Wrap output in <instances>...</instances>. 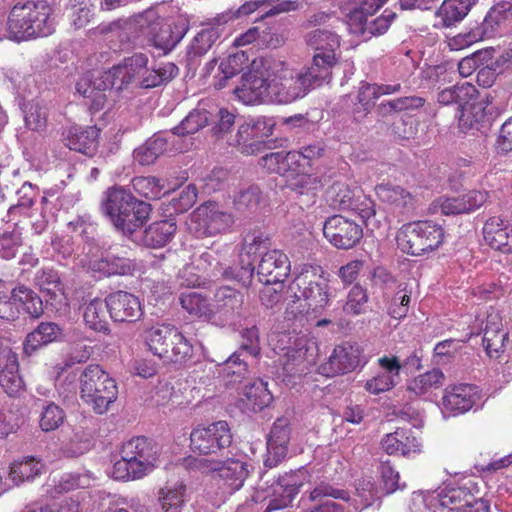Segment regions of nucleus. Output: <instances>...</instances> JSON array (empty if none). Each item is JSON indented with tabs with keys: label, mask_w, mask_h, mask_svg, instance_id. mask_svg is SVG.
<instances>
[{
	"label": "nucleus",
	"mask_w": 512,
	"mask_h": 512,
	"mask_svg": "<svg viewBox=\"0 0 512 512\" xmlns=\"http://www.w3.org/2000/svg\"><path fill=\"white\" fill-rule=\"evenodd\" d=\"M254 270L255 266L253 261L249 258L245 260V258L241 256L239 265L236 267H226L223 271V275L228 279L238 281L244 287H248L252 283Z\"/></svg>",
	"instance_id": "obj_63"
},
{
	"label": "nucleus",
	"mask_w": 512,
	"mask_h": 512,
	"mask_svg": "<svg viewBox=\"0 0 512 512\" xmlns=\"http://www.w3.org/2000/svg\"><path fill=\"white\" fill-rule=\"evenodd\" d=\"M226 386L234 387L240 384L249 374L248 363L241 358L240 352H234L229 358L221 363V370Z\"/></svg>",
	"instance_id": "obj_42"
},
{
	"label": "nucleus",
	"mask_w": 512,
	"mask_h": 512,
	"mask_svg": "<svg viewBox=\"0 0 512 512\" xmlns=\"http://www.w3.org/2000/svg\"><path fill=\"white\" fill-rule=\"evenodd\" d=\"M232 443V433L226 421H218L207 427H197L190 434V447L201 455L218 454Z\"/></svg>",
	"instance_id": "obj_12"
},
{
	"label": "nucleus",
	"mask_w": 512,
	"mask_h": 512,
	"mask_svg": "<svg viewBox=\"0 0 512 512\" xmlns=\"http://www.w3.org/2000/svg\"><path fill=\"white\" fill-rule=\"evenodd\" d=\"M220 36L221 32L217 27H208L198 32L187 48L188 65L197 64L198 59L211 49Z\"/></svg>",
	"instance_id": "obj_36"
},
{
	"label": "nucleus",
	"mask_w": 512,
	"mask_h": 512,
	"mask_svg": "<svg viewBox=\"0 0 512 512\" xmlns=\"http://www.w3.org/2000/svg\"><path fill=\"white\" fill-rule=\"evenodd\" d=\"M177 231L174 219H164L151 223L143 232L138 234V242L151 248H160L168 244Z\"/></svg>",
	"instance_id": "obj_31"
},
{
	"label": "nucleus",
	"mask_w": 512,
	"mask_h": 512,
	"mask_svg": "<svg viewBox=\"0 0 512 512\" xmlns=\"http://www.w3.org/2000/svg\"><path fill=\"white\" fill-rule=\"evenodd\" d=\"M106 307L115 322L133 323L143 314L139 299L126 291H116L106 297Z\"/></svg>",
	"instance_id": "obj_20"
},
{
	"label": "nucleus",
	"mask_w": 512,
	"mask_h": 512,
	"mask_svg": "<svg viewBox=\"0 0 512 512\" xmlns=\"http://www.w3.org/2000/svg\"><path fill=\"white\" fill-rule=\"evenodd\" d=\"M106 299L104 301L100 299H93L90 301L84 310V321L86 325L97 332L109 334V323L106 320Z\"/></svg>",
	"instance_id": "obj_47"
},
{
	"label": "nucleus",
	"mask_w": 512,
	"mask_h": 512,
	"mask_svg": "<svg viewBox=\"0 0 512 512\" xmlns=\"http://www.w3.org/2000/svg\"><path fill=\"white\" fill-rule=\"evenodd\" d=\"M476 1L477 0H444L436 14L441 17L443 26L451 27L468 14Z\"/></svg>",
	"instance_id": "obj_43"
},
{
	"label": "nucleus",
	"mask_w": 512,
	"mask_h": 512,
	"mask_svg": "<svg viewBox=\"0 0 512 512\" xmlns=\"http://www.w3.org/2000/svg\"><path fill=\"white\" fill-rule=\"evenodd\" d=\"M179 73V68L172 62L162 63L152 68L145 67L138 87L151 89L172 81Z\"/></svg>",
	"instance_id": "obj_38"
},
{
	"label": "nucleus",
	"mask_w": 512,
	"mask_h": 512,
	"mask_svg": "<svg viewBox=\"0 0 512 512\" xmlns=\"http://www.w3.org/2000/svg\"><path fill=\"white\" fill-rule=\"evenodd\" d=\"M135 265V261L130 258L128 248L121 245H112L101 253L100 258L90 260L88 268L93 272L110 277L131 275Z\"/></svg>",
	"instance_id": "obj_16"
},
{
	"label": "nucleus",
	"mask_w": 512,
	"mask_h": 512,
	"mask_svg": "<svg viewBox=\"0 0 512 512\" xmlns=\"http://www.w3.org/2000/svg\"><path fill=\"white\" fill-rule=\"evenodd\" d=\"M272 62L273 58L254 59L242 75L241 85L234 89V93L243 103L271 101Z\"/></svg>",
	"instance_id": "obj_9"
},
{
	"label": "nucleus",
	"mask_w": 512,
	"mask_h": 512,
	"mask_svg": "<svg viewBox=\"0 0 512 512\" xmlns=\"http://www.w3.org/2000/svg\"><path fill=\"white\" fill-rule=\"evenodd\" d=\"M439 503L451 511L463 512L474 501V495L465 487L443 489L438 493Z\"/></svg>",
	"instance_id": "obj_48"
},
{
	"label": "nucleus",
	"mask_w": 512,
	"mask_h": 512,
	"mask_svg": "<svg viewBox=\"0 0 512 512\" xmlns=\"http://www.w3.org/2000/svg\"><path fill=\"white\" fill-rule=\"evenodd\" d=\"M263 200L260 188L256 185H250L239 191L234 198V206L241 213L253 214L259 210Z\"/></svg>",
	"instance_id": "obj_54"
},
{
	"label": "nucleus",
	"mask_w": 512,
	"mask_h": 512,
	"mask_svg": "<svg viewBox=\"0 0 512 512\" xmlns=\"http://www.w3.org/2000/svg\"><path fill=\"white\" fill-rule=\"evenodd\" d=\"M139 14H136L130 18H119L109 23H103L97 27V31L101 35L115 34L118 37H122V34H131L128 37L129 41L134 43L137 42V32Z\"/></svg>",
	"instance_id": "obj_50"
},
{
	"label": "nucleus",
	"mask_w": 512,
	"mask_h": 512,
	"mask_svg": "<svg viewBox=\"0 0 512 512\" xmlns=\"http://www.w3.org/2000/svg\"><path fill=\"white\" fill-rule=\"evenodd\" d=\"M487 196V192L472 190L459 197L439 198L436 203L443 215H458L470 213L481 207L486 202Z\"/></svg>",
	"instance_id": "obj_24"
},
{
	"label": "nucleus",
	"mask_w": 512,
	"mask_h": 512,
	"mask_svg": "<svg viewBox=\"0 0 512 512\" xmlns=\"http://www.w3.org/2000/svg\"><path fill=\"white\" fill-rule=\"evenodd\" d=\"M477 90L472 84L465 82L438 92L437 101L443 105L457 104L462 109L459 118V128L463 132L468 130H479V124L484 118V107L481 103L471 104L469 109L466 107L470 100L476 96Z\"/></svg>",
	"instance_id": "obj_11"
},
{
	"label": "nucleus",
	"mask_w": 512,
	"mask_h": 512,
	"mask_svg": "<svg viewBox=\"0 0 512 512\" xmlns=\"http://www.w3.org/2000/svg\"><path fill=\"white\" fill-rule=\"evenodd\" d=\"M65 411L54 402L42 401L40 413V428L44 432L58 429L65 421Z\"/></svg>",
	"instance_id": "obj_55"
},
{
	"label": "nucleus",
	"mask_w": 512,
	"mask_h": 512,
	"mask_svg": "<svg viewBox=\"0 0 512 512\" xmlns=\"http://www.w3.org/2000/svg\"><path fill=\"white\" fill-rule=\"evenodd\" d=\"M398 247L412 256L436 250L444 240V230L433 221H415L404 224L396 236Z\"/></svg>",
	"instance_id": "obj_7"
},
{
	"label": "nucleus",
	"mask_w": 512,
	"mask_h": 512,
	"mask_svg": "<svg viewBox=\"0 0 512 512\" xmlns=\"http://www.w3.org/2000/svg\"><path fill=\"white\" fill-rule=\"evenodd\" d=\"M148 61L146 54L134 53L107 71L88 72L76 83V91L90 100L91 109L99 111L107 101V91H121L131 83L138 85Z\"/></svg>",
	"instance_id": "obj_1"
},
{
	"label": "nucleus",
	"mask_w": 512,
	"mask_h": 512,
	"mask_svg": "<svg viewBox=\"0 0 512 512\" xmlns=\"http://www.w3.org/2000/svg\"><path fill=\"white\" fill-rule=\"evenodd\" d=\"M275 123L272 119L259 117L248 123H242L238 126V137L248 139V136L258 138H268L273 133Z\"/></svg>",
	"instance_id": "obj_59"
},
{
	"label": "nucleus",
	"mask_w": 512,
	"mask_h": 512,
	"mask_svg": "<svg viewBox=\"0 0 512 512\" xmlns=\"http://www.w3.org/2000/svg\"><path fill=\"white\" fill-rule=\"evenodd\" d=\"M51 13L52 8L46 1L16 3L7 21L9 38L19 42L51 35L55 31Z\"/></svg>",
	"instance_id": "obj_4"
},
{
	"label": "nucleus",
	"mask_w": 512,
	"mask_h": 512,
	"mask_svg": "<svg viewBox=\"0 0 512 512\" xmlns=\"http://www.w3.org/2000/svg\"><path fill=\"white\" fill-rule=\"evenodd\" d=\"M186 485L183 482L166 486L159 491V502L163 512H184Z\"/></svg>",
	"instance_id": "obj_44"
},
{
	"label": "nucleus",
	"mask_w": 512,
	"mask_h": 512,
	"mask_svg": "<svg viewBox=\"0 0 512 512\" xmlns=\"http://www.w3.org/2000/svg\"><path fill=\"white\" fill-rule=\"evenodd\" d=\"M112 475L118 480H128L140 478L145 473L138 463L125 456L124 450H121V459L114 463Z\"/></svg>",
	"instance_id": "obj_62"
},
{
	"label": "nucleus",
	"mask_w": 512,
	"mask_h": 512,
	"mask_svg": "<svg viewBox=\"0 0 512 512\" xmlns=\"http://www.w3.org/2000/svg\"><path fill=\"white\" fill-rule=\"evenodd\" d=\"M323 235L335 248L348 250L361 241L363 228L353 219L333 215L324 221Z\"/></svg>",
	"instance_id": "obj_13"
},
{
	"label": "nucleus",
	"mask_w": 512,
	"mask_h": 512,
	"mask_svg": "<svg viewBox=\"0 0 512 512\" xmlns=\"http://www.w3.org/2000/svg\"><path fill=\"white\" fill-rule=\"evenodd\" d=\"M474 388L471 385L461 384L447 391L443 397V405L446 410L454 414L464 413L474 405Z\"/></svg>",
	"instance_id": "obj_39"
},
{
	"label": "nucleus",
	"mask_w": 512,
	"mask_h": 512,
	"mask_svg": "<svg viewBox=\"0 0 512 512\" xmlns=\"http://www.w3.org/2000/svg\"><path fill=\"white\" fill-rule=\"evenodd\" d=\"M132 185L139 194L149 199H159L167 193L164 183L154 176L135 177Z\"/></svg>",
	"instance_id": "obj_60"
},
{
	"label": "nucleus",
	"mask_w": 512,
	"mask_h": 512,
	"mask_svg": "<svg viewBox=\"0 0 512 512\" xmlns=\"http://www.w3.org/2000/svg\"><path fill=\"white\" fill-rule=\"evenodd\" d=\"M272 243L269 234L260 228H255L248 231L243 238V248L247 258L251 255H263L269 251Z\"/></svg>",
	"instance_id": "obj_53"
},
{
	"label": "nucleus",
	"mask_w": 512,
	"mask_h": 512,
	"mask_svg": "<svg viewBox=\"0 0 512 512\" xmlns=\"http://www.w3.org/2000/svg\"><path fill=\"white\" fill-rule=\"evenodd\" d=\"M259 164L269 172L284 175L289 171H296L300 166V155L297 151L290 152H270L263 155Z\"/></svg>",
	"instance_id": "obj_34"
},
{
	"label": "nucleus",
	"mask_w": 512,
	"mask_h": 512,
	"mask_svg": "<svg viewBox=\"0 0 512 512\" xmlns=\"http://www.w3.org/2000/svg\"><path fill=\"white\" fill-rule=\"evenodd\" d=\"M195 233L200 236H213L227 231L234 223L231 213L223 211L214 202H206L191 215Z\"/></svg>",
	"instance_id": "obj_14"
},
{
	"label": "nucleus",
	"mask_w": 512,
	"mask_h": 512,
	"mask_svg": "<svg viewBox=\"0 0 512 512\" xmlns=\"http://www.w3.org/2000/svg\"><path fill=\"white\" fill-rule=\"evenodd\" d=\"M383 450L389 455L400 454L408 456L419 451V443L412 431L398 428L395 432L387 434L381 441Z\"/></svg>",
	"instance_id": "obj_33"
},
{
	"label": "nucleus",
	"mask_w": 512,
	"mask_h": 512,
	"mask_svg": "<svg viewBox=\"0 0 512 512\" xmlns=\"http://www.w3.org/2000/svg\"><path fill=\"white\" fill-rule=\"evenodd\" d=\"M328 275L320 266L301 272L286 287L289 297H302L313 312L324 309L330 300Z\"/></svg>",
	"instance_id": "obj_8"
},
{
	"label": "nucleus",
	"mask_w": 512,
	"mask_h": 512,
	"mask_svg": "<svg viewBox=\"0 0 512 512\" xmlns=\"http://www.w3.org/2000/svg\"><path fill=\"white\" fill-rule=\"evenodd\" d=\"M333 498L336 500H342L344 502H349L351 500V496L349 491L337 488L331 485L328 482L321 481L318 483L315 488L310 492L309 499L311 501H318L319 504L316 505L310 512H344V507L341 504H338L332 500H325V498Z\"/></svg>",
	"instance_id": "obj_23"
},
{
	"label": "nucleus",
	"mask_w": 512,
	"mask_h": 512,
	"mask_svg": "<svg viewBox=\"0 0 512 512\" xmlns=\"http://www.w3.org/2000/svg\"><path fill=\"white\" fill-rule=\"evenodd\" d=\"M312 87L300 70L289 67L284 61L273 59L271 101L288 104L303 98Z\"/></svg>",
	"instance_id": "obj_10"
},
{
	"label": "nucleus",
	"mask_w": 512,
	"mask_h": 512,
	"mask_svg": "<svg viewBox=\"0 0 512 512\" xmlns=\"http://www.w3.org/2000/svg\"><path fill=\"white\" fill-rule=\"evenodd\" d=\"M361 348L357 343L345 342L334 348L328 360L319 366L326 377H334L354 371L360 364Z\"/></svg>",
	"instance_id": "obj_17"
},
{
	"label": "nucleus",
	"mask_w": 512,
	"mask_h": 512,
	"mask_svg": "<svg viewBox=\"0 0 512 512\" xmlns=\"http://www.w3.org/2000/svg\"><path fill=\"white\" fill-rule=\"evenodd\" d=\"M337 64L335 53H315L312 63L300 71L307 79L312 89L330 82L332 78V69Z\"/></svg>",
	"instance_id": "obj_28"
},
{
	"label": "nucleus",
	"mask_w": 512,
	"mask_h": 512,
	"mask_svg": "<svg viewBox=\"0 0 512 512\" xmlns=\"http://www.w3.org/2000/svg\"><path fill=\"white\" fill-rule=\"evenodd\" d=\"M290 273V261L282 251L273 249L265 252L257 266V278L263 284L284 282Z\"/></svg>",
	"instance_id": "obj_19"
},
{
	"label": "nucleus",
	"mask_w": 512,
	"mask_h": 512,
	"mask_svg": "<svg viewBox=\"0 0 512 512\" xmlns=\"http://www.w3.org/2000/svg\"><path fill=\"white\" fill-rule=\"evenodd\" d=\"M148 350L166 364H183L191 359L193 346L177 328L156 325L144 332Z\"/></svg>",
	"instance_id": "obj_5"
},
{
	"label": "nucleus",
	"mask_w": 512,
	"mask_h": 512,
	"mask_svg": "<svg viewBox=\"0 0 512 512\" xmlns=\"http://www.w3.org/2000/svg\"><path fill=\"white\" fill-rule=\"evenodd\" d=\"M194 467L202 473H216L232 491L239 490L249 475L248 464L237 459L220 461L196 458L194 459Z\"/></svg>",
	"instance_id": "obj_15"
},
{
	"label": "nucleus",
	"mask_w": 512,
	"mask_h": 512,
	"mask_svg": "<svg viewBox=\"0 0 512 512\" xmlns=\"http://www.w3.org/2000/svg\"><path fill=\"white\" fill-rule=\"evenodd\" d=\"M244 295L230 287L221 286L216 289L213 298L215 313L225 321H234L242 316Z\"/></svg>",
	"instance_id": "obj_22"
},
{
	"label": "nucleus",
	"mask_w": 512,
	"mask_h": 512,
	"mask_svg": "<svg viewBox=\"0 0 512 512\" xmlns=\"http://www.w3.org/2000/svg\"><path fill=\"white\" fill-rule=\"evenodd\" d=\"M485 242L493 249L512 253V227L499 217L489 218L483 227Z\"/></svg>",
	"instance_id": "obj_29"
},
{
	"label": "nucleus",
	"mask_w": 512,
	"mask_h": 512,
	"mask_svg": "<svg viewBox=\"0 0 512 512\" xmlns=\"http://www.w3.org/2000/svg\"><path fill=\"white\" fill-rule=\"evenodd\" d=\"M99 130L94 127H71L65 135V145L76 152L89 157L93 156L98 147Z\"/></svg>",
	"instance_id": "obj_30"
},
{
	"label": "nucleus",
	"mask_w": 512,
	"mask_h": 512,
	"mask_svg": "<svg viewBox=\"0 0 512 512\" xmlns=\"http://www.w3.org/2000/svg\"><path fill=\"white\" fill-rule=\"evenodd\" d=\"M378 199L389 205L393 212L408 214L414 210V197L412 194L398 185L382 183L375 187Z\"/></svg>",
	"instance_id": "obj_26"
},
{
	"label": "nucleus",
	"mask_w": 512,
	"mask_h": 512,
	"mask_svg": "<svg viewBox=\"0 0 512 512\" xmlns=\"http://www.w3.org/2000/svg\"><path fill=\"white\" fill-rule=\"evenodd\" d=\"M35 284L42 291H46L51 296H56V292H61V280L57 271L51 268L40 269L34 278Z\"/></svg>",
	"instance_id": "obj_64"
},
{
	"label": "nucleus",
	"mask_w": 512,
	"mask_h": 512,
	"mask_svg": "<svg viewBox=\"0 0 512 512\" xmlns=\"http://www.w3.org/2000/svg\"><path fill=\"white\" fill-rule=\"evenodd\" d=\"M286 300V289L283 282L277 284H264L259 291V301L261 305L271 310L273 313L280 310L283 301Z\"/></svg>",
	"instance_id": "obj_56"
},
{
	"label": "nucleus",
	"mask_w": 512,
	"mask_h": 512,
	"mask_svg": "<svg viewBox=\"0 0 512 512\" xmlns=\"http://www.w3.org/2000/svg\"><path fill=\"white\" fill-rule=\"evenodd\" d=\"M308 477V472L304 469H299L291 474L280 476L271 486L273 498L265 512L280 510L289 506L303 486V481Z\"/></svg>",
	"instance_id": "obj_18"
},
{
	"label": "nucleus",
	"mask_w": 512,
	"mask_h": 512,
	"mask_svg": "<svg viewBox=\"0 0 512 512\" xmlns=\"http://www.w3.org/2000/svg\"><path fill=\"white\" fill-rule=\"evenodd\" d=\"M213 122V114L206 109H194L174 128L170 130L174 138L193 135Z\"/></svg>",
	"instance_id": "obj_40"
},
{
	"label": "nucleus",
	"mask_w": 512,
	"mask_h": 512,
	"mask_svg": "<svg viewBox=\"0 0 512 512\" xmlns=\"http://www.w3.org/2000/svg\"><path fill=\"white\" fill-rule=\"evenodd\" d=\"M93 446L92 432L80 426L74 429L73 435L63 445L62 451L67 457H78L87 453Z\"/></svg>",
	"instance_id": "obj_49"
},
{
	"label": "nucleus",
	"mask_w": 512,
	"mask_h": 512,
	"mask_svg": "<svg viewBox=\"0 0 512 512\" xmlns=\"http://www.w3.org/2000/svg\"><path fill=\"white\" fill-rule=\"evenodd\" d=\"M79 389L80 398L99 415L108 411L118 395L115 380L98 364H90L81 372Z\"/></svg>",
	"instance_id": "obj_6"
},
{
	"label": "nucleus",
	"mask_w": 512,
	"mask_h": 512,
	"mask_svg": "<svg viewBox=\"0 0 512 512\" xmlns=\"http://www.w3.org/2000/svg\"><path fill=\"white\" fill-rule=\"evenodd\" d=\"M495 9H492L485 17L482 26L471 31L467 35H458L453 39L455 45H469L472 42L483 39L485 36H490L493 33V23H497L498 19L494 17Z\"/></svg>",
	"instance_id": "obj_61"
},
{
	"label": "nucleus",
	"mask_w": 512,
	"mask_h": 512,
	"mask_svg": "<svg viewBox=\"0 0 512 512\" xmlns=\"http://www.w3.org/2000/svg\"><path fill=\"white\" fill-rule=\"evenodd\" d=\"M305 41L315 50V53H335L340 46L338 35L326 29H315L308 32Z\"/></svg>",
	"instance_id": "obj_51"
},
{
	"label": "nucleus",
	"mask_w": 512,
	"mask_h": 512,
	"mask_svg": "<svg viewBox=\"0 0 512 512\" xmlns=\"http://www.w3.org/2000/svg\"><path fill=\"white\" fill-rule=\"evenodd\" d=\"M63 338V329L55 322H41L27 334L23 342V353L33 355L42 347L60 341Z\"/></svg>",
	"instance_id": "obj_25"
},
{
	"label": "nucleus",
	"mask_w": 512,
	"mask_h": 512,
	"mask_svg": "<svg viewBox=\"0 0 512 512\" xmlns=\"http://www.w3.org/2000/svg\"><path fill=\"white\" fill-rule=\"evenodd\" d=\"M243 396L247 405H250L254 411H261L273 399L272 393L267 387V382H264L262 379H256L247 383L243 387Z\"/></svg>",
	"instance_id": "obj_45"
},
{
	"label": "nucleus",
	"mask_w": 512,
	"mask_h": 512,
	"mask_svg": "<svg viewBox=\"0 0 512 512\" xmlns=\"http://www.w3.org/2000/svg\"><path fill=\"white\" fill-rule=\"evenodd\" d=\"M42 464L33 457H28L23 461L13 463L10 467L9 478L19 485L24 481H29L40 474Z\"/></svg>",
	"instance_id": "obj_57"
},
{
	"label": "nucleus",
	"mask_w": 512,
	"mask_h": 512,
	"mask_svg": "<svg viewBox=\"0 0 512 512\" xmlns=\"http://www.w3.org/2000/svg\"><path fill=\"white\" fill-rule=\"evenodd\" d=\"M508 336L509 333L507 331L500 329L496 325L492 326L488 322L483 335V346L487 354L490 357H493V354H495L497 357L500 352H503Z\"/></svg>",
	"instance_id": "obj_58"
},
{
	"label": "nucleus",
	"mask_w": 512,
	"mask_h": 512,
	"mask_svg": "<svg viewBox=\"0 0 512 512\" xmlns=\"http://www.w3.org/2000/svg\"><path fill=\"white\" fill-rule=\"evenodd\" d=\"M291 429L288 418H278L270 431L267 441L266 467L277 466L287 455Z\"/></svg>",
	"instance_id": "obj_21"
},
{
	"label": "nucleus",
	"mask_w": 512,
	"mask_h": 512,
	"mask_svg": "<svg viewBox=\"0 0 512 512\" xmlns=\"http://www.w3.org/2000/svg\"><path fill=\"white\" fill-rule=\"evenodd\" d=\"M103 213L124 236L138 242V230L148 221L152 206L123 187L109 188L102 201Z\"/></svg>",
	"instance_id": "obj_2"
},
{
	"label": "nucleus",
	"mask_w": 512,
	"mask_h": 512,
	"mask_svg": "<svg viewBox=\"0 0 512 512\" xmlns=\"http://www.w3.org/2000/svg\"><path fill=\"white\" fill-rule=\"evenodd\" d=\"M173 137L168 133H156L133 151V157L140 165L148 166L168 150Z\"/></svg>",
	"instance_id": "obj_32"
},
{
	"label": "nucleus",
	"mask_w": 512,
	"mask_h": 512,
	"mask_svg": "<svg viewBox=\"0 0 512 512\" xmlns=\"http://www.w3.org/2000/svg\"><path fill=\"white\" fill-rule=\"evenodd\" d=\"M13 300L16 301L19 314L23 312L29 315L32 319H38L44 313V306L41 297L31 288L23 284L13 288Z\"/></svg>",
	"instance_id": "obj_37"
},
{
	"label": "nucleus",
	"mask_w": 512,
	"mask_h": 512,
	"mask_svg": "<svg viewBox=\"0 0 512 512\" xmlns=\"http://www.w3.org/2000/svg\"><path fill=\"white\" fill-rule=\"evenodd\" d=\"M445 380L443 372L439 369H433L421 374L408 383V391L416 396L424 395L432 389L440 388Z\"/></svg>",
	"instance_id": "obj_52"
},
{
	"label": "nucleus",
	"mask_w": 512,
	"mask_h": 512,
	"mask_svg": "<svg viewBox=\"0 0 512 512\" xmlns=\"http://www.w3.org/2000/svg\"><path fill=\"white\" fill-rule=\"evenodd\" d=\"M288 188L294 193V198L301 207H309L316 202L320 181L317 177L300 174L290 181Z\"/></svg>",
	"instance_id": "obj_35"
},
{
	"label": "nucleus",
	"mask_w": 512,
	"mask_h": 512,
	"mask_svg": "<svg viewBox=\"0 0 512 512\" xmlns=\"http://www.w3.org/2000/svg\"><path fill=\"white\" fill-rule=\"evenodd\" d=\"M381 92L377 84L364 81L360 83L353 108L355 120L361 121L372 111L376 100L381 96Z\"/></svg>",
	"instance_id": "obj_41"
},
{
	"label": "nucleus",
	"mask_w": 512,
	"mask_h": 512,
	"mask_svg": "<svg viewBox=\"0 0 512 512\" xmlns=\"http://www.w3.org/2000/svg\"><path fill=\"white\" fill-rule=\"evenodd\" d=\"M137 42L161 51L164 55L171 52L184 38L190 28L187 15H179L163 20L153 9L139 13Z\"/></svg>",
	"instance_id": "obj_3"
},
{
	"label": "nucleus",
	"mask_w": 512,
	"mask_h": 512,
	"mask_svg": "<svg viewBox=\"0 0 512 512\" xmlns=\"http://www.w3.org/2000/svg\"><path fill=\"white\" fill-rule=\"evenodd\" d=\"M122 450L125 456L133 459L140 468H143L145 474L155 466L157 447L147 437L141 436L129 440L122 446Z\"/></svg>",
	"instance_id": "obj_27"
},
{
	"label": "nucleus",
	"mask_w": 512,
	"mask_h": 512,
	"mask_svg": "<svg viewBox=\"0 0 512 512\" xmlns=\"http://www.w3.org/2000/svg\"><path fill=\"white\" fill-rule=\"evenodd\" d=\"M327 197L330 206L336 210H350L356 206L357 198L356 188L352 189L349 185L342 182H335L327 191Z\"/></svg>",
	"instance_id": "obj_46"
}]
</instances>
